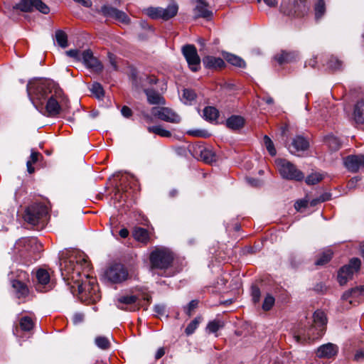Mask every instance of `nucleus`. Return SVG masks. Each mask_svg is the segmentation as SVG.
Instances as JSON below:
<instances>
[{
	"label": "nucleus",
	"instance_id": "69168bd1",
	"mask_svg": "<svg viewBox=\"0 0 364 364\" xmlns=\"http://www.w3.org/2000/svg\"><path fill=\"white\" fill-rule=\"evenodd\" d=\"M121 113L124 117L128 118L132 116V112L129 107L123 106L121 109Z\"/></svg>",
	"mask_w": 364,
	"mask_h": 364
},
{
	"label": "nucleus",
	"instance_id": "c03bdc74",
	"mask_svg": "<svg viewBox=\"0 0 364 364\" xmlns=\"http://www.w3.org/2000/svg\"><path fill=\"white\" fill-rule=\"evenodd\" d=\"M97 346L102 350H107L110 346L109 339L105 336H97L95 340Z\"/></svg>",
	"mask_w": 364,
	"mask_h": 364
},
{
	"label": "nucleus",
	"instance_id": "37998d69",
	"mask_svg": "<svg viewBox=\"0 0 364 364\" xmlns=\"http://www.w3.org/2000/svg\"><path fill=\"white\" fill-rule=\"evenodd\" d=\"M20 327L23 331H29L33 327V322L28 316H23L20 320Z\"/></svg>",
	"mask_w": 364,
	"mask_h": 364
},
{
	"label": "nucleus",
	"instance_id": "b1692460",
	"mask_svg": "<svg viewBox=\"0 0 364 364\" xmlns=\"http://www.w3.org/2000/svg\"><path fill=\"white\" fill-rule=\"evenodd\" d=\"M12 287L16 290V294L18 299L25 298L28 295V288L23 282L18 280H14L12 282Z\"/></svg>",
	"mask_w": 364,
	"mask_h": 364
},
{
	"label": "nucleus",
	"instance_id": "13d9d810",
	"mask_svg": "<svg viewBox=\"0 0 364 364\" xmlns=\"http://www.w3.org/2000/svg\"><path fill=\"white\" fill-rule=\"evenodd\" d=\"M341 61L333 57H332L328 63V68L332 70H339L341 68Z\"/></svg>",
	"mask_w": 364,
	"mask_h": 364
},
{
	"label": "nucleus",
	"instance_id": "09e8293b",
	"mask_svg": "<svg viewBox=\"0 0 364 364\" xmlns=\"http://www.w3.org/2000/svg\"><path fill=\"white\" fill-rule=\"evenodd\" d=\"M92 93L98 99L104 96V90L102 86L98 83L95 82L92 84V87L90 89Z\"/></svg>",
	"mask_w": 364,
	"mask_h": 364
},
{
	"label": "nucleus",
	"instance_id": "7c9ffc66",
	"mask_svg": "<svg viewBox=\"0 0 364 364\" xmlns=\"http://www.w3.org/2000/svg\"><path fill=\"white\" fill-rule=\"evenodd\" d=\"M147 130L150 133H154L162 137H170L171 136L170 131L165 129L160 125L149 127Z\"/></svg>",
	"mask_w": 364,
	"mask_h": 364
},
{
	"label": "nucleus",
	"instance_id": "f3484780",
	"mask_svg": "<svg viewBox=\"0 0 364 364\" xmlns=\"http://www.w3.org/2000/svg\"><path fill=\"white\" fill-rule=\"evenodd\" d=\"M192 1L196 4L193 11L196 18H209L212 16L213 12L205 0H192Z\"/></svg>",
	"mask_w": 364,
	"mask_h": 364
},
{
	"label": "nucleus",
	"instance_id": "58836bf2",
	"mask_svg": "<svg viewBox=\"0 0 364 364\" xmlns=\"http://www.w3.org/2000/svg\"><path fill=\"white\" fill-rule=\"evenodd\" d=\"M224 323L220 320H213L210 321L206 327L209 333H216L220 328H223Z\"/></svg>",
	"mask_w": 364,
	"mask_h": 364
},
{
	"label": "nucleus",
	"instance_id": "2eb2a0df",
	"mask_svg": "<svg viewBox=\"0 0 364 364\" xmlns=\"http://www.w3.org/2000/svg\"><path fill=\"white\" fill-rule=\"evenodd\" d=\"M137 297L134 295L121 296L117 299V307L124 311H133L137 309L136 302Z\"/></svg>",
	"mask_w": 364,
	"mask_h": 364
},
{
	"label": "nucleus",
	"instance_id": "8fccbe9b",
	"mask_svg": "<svg viewBox=\"0 0 364 364\" xmlns=\"http://www.w3.org/2000/svg\"><path fill=\"white\" fill-rule=\"evenodd\" d=\"M264 144L266 146V149H267L268 152L271 156H275L277 154L276 149L274 148L273 141L271 140V139L265 135L264 136Z\"/></svg>",
	"mask_w": 364,
	"mask_h": 364
},
{
	"label": "nucleus",
	"instance_id": "7ed1b4c3",
	"mask_svg": "<svg viewBox=\"0 0 364 364\" xmlns=\"http://www.w3.org/2000/svg\"><path fill=\"white\" fill-rule=\"evenodd\" d=\"M77 287L78 294L81 299L90 300L95 302L100 299V296L98 293V287L95 283V280L90 279L87 275L85 281L76 280L73 289Z\"/></svg>",
	"mask_w": 364,
	"mask_h": 364
},
{
	"label": "nucleus",
	"instance_id": "9b49d317",
	"mask_svg": "<svg viewBox=\"0 0 364 364\" xmlns=\"http://www.w3.org/2000/svg\"><path fill=\"white\" fill-rule=\"evenodd\" d=\"M151 113L154 116L165 122L179 123L181 121L180 117L168 107H153Z\"/></svg>",
	"mask_w": 364,
	"mask_h": 364
},
{
	"label": "nucleus",
	"instance_id": "4c0bfd02",
	"mask_svg": "<svg viewBox=\"0 0 364 364\" xmlns=\"http://www.w3.org/2000/svg\"><path fill=\"white\" fill-rule=\"evenodd\" d=\"M226 60L229 63H230L232 65H235V66H237L239 68H243L245 66V61L242 58H240V57H238L237 55L230 54V55H227Z\"/></svg>",
	"mask_w": 364,
	"mask_h": 364
},
{
	"label": "nucleus",
	"instance_id": "de8ad7c7",
	"mask_svg": "<svg viewBox=\"0 0 364 364\" xmlns=\"http://www.w3.org/2000/svg\"><path fill=\"white\" fill-rule=\"evenodd\" d=\"M274 303H275L274 297L272 294H267L265 296L263 304H262V309L265 311L270 310L272 308V306H274Z\"/></svg>",
	"mask_w": 364,
	"mask_h": 364
},
{
	"label": "nucleus",
	"instance_id": "4d7b16f0",
	"mask_svg": "<svg viewBox=\"0 0 364 364\" xmlns=\"http://www.w3.org/2000/svg\"><path fill=\"white\" fill-rule=\"evenodd\" d=\"M68 56L74 58L77 61H81L82 53L77 49H70L66 51Z\"/></svg>",
	"mask_w": 364,
	"mask_h": 364
},
{
	"label": "nucleus",
	"instance_id": "c85d7f7f",
	"mask_svg": "<svg viewBox=\"0 0 364 364\" xmlns=\"http://www.w3.org/2000/svg\"><path fill=\"white\" fill-rule=\"evenodd\" d=\"M325 143L332 151H337L341 148V142L338 138L333 135H328L325 138Z\"/></svg>",
	"mask_w": 364,
	"mask_h": 364
},
{
	"label": "nucleus",
	"instance_id": "423d86ee",
	"mask_svg": "<svg viewBox=\"0 0 364 364\" xmlns=\"http://www.w3.org/2000/svg\"><path fill=\"white\" fill-rule=\"evenodd\" d=\"M128 271L123 264H113L106 269L102 277L111 284H121L128 279Z\"/></svg>",
	"mask_w": 364,
	"mask_h": 364
},
{
	"label": "nucleus",
	"instance_id": "20e7f679",
	"mask_svg": "<svg viewBox=\"0 0 364 364\" xmlns=\"http://www.w3.org/2000/svg\"><path fill=\"white\" fill-rule=\"evenodd\" d=\"M80 267L81 269H88L90 267L89 262L82 253H80L78 256L71 257L68 259L64 260L61 264V270L65 271V274L68 279L70 277L72 279L75 277L74 274H80L78 269Z\"/></svg>",
	"mask_w": 364,
	"mask_h": 364
},
{
	"label": "nucleus",
	"instance_id": "4be33fe9",
	"mask_svg": "<svg viewBox=\"0 0 364 364\" xmlns=\"http://www.w3.org/2000/svg\"><path fill=\"white\" fill-rule=\"evenodd\" d=\"M144 92L150 105H165V99L156 91L152 89L144 88Z\"/></svg>",
	"mask_w": 364,
	"mask_h": 364
},
{
	"label": "nucleus",
	"instance_id": "0e129e2a",
	"mask_svg": "<svg viewBox=\"0 0 364 364\" xmlns=\"http://www.w3.org/2000/svg\"><path fill=\"white\" fill-rule=\"evenodd\" d=\"M359 181L358 177L352 178L347 183V188L349 189H353L355 187L357 183Z\"/></svg>",
	"mask_w": 364,
	"mask_h": 364
},
{
	"label": "nucleus",
	"instance_id": "052dcab7",
	"mask_svg": "<svg viewBox=\"0 0 364 364\" xmlns=\"http://www.w3.org/2000/svg\"><path fill=\"white\" fill-rule=\"evenodd\" d=\"M108 58H109V64L112 66V69L114 70H117V69H118L117 62L115 56L113 54L109 53L108 55Z\"/></svg>",
	"mask_w": 364,
	"mask_h": 364
},
{
	"label": "nucleus",
	"instance_id": "4468645a",
	"mask_svg": "<svg viewBox=\"0 0 364 364\" xmlns=\"http://www.w3.org/2000/svg\"><path fill=\"white\" fill-rule=\"evenodd\" d=\"M344 165L348 171L357 172L364 168V154L350 155L344 159Z\"/></svg>",
	"mask_w": 364,
	"mask_h": 364
},
{
	"label": "nucleus",
	"instance_id": "6e6d98bb",
	"mask_svg": "<svg viewBox=\"0 0 364 364\" xmlns=\"http://www.w3.org/2000/svg\"><path fill=\"white\" fill-rule=\"evenodd\" d=\"M198 300H192L189 302L187 306L184 308V311L188 316H191L193 314V311L198 307Z\"/></svg>",
	"mask_w": 364,
	"mask_h": 364
},
{
	"label": "nucleus",
	"instance_id": "a19ab883",
	"mask_svg": "<svg viewBox=\"0 0 364 364\" xmlns=\"http://www.w3.org/2000/svg\"><path fill=\"white\" fill-rule=\"evenodd\" d=\"M112 18H114V20L124 24H129L131 21L129 17L125 12L120 11L119 9L116 11V13H114Z\"/></svg>",
	"mask_w": 364,
	"mask_h": 364
},
{
	"label": "nucleus",
	"instance_id": "bb28decb",
	"mask_svg": "<svg viewBox=\"0 0 364 364\" xmlns=\"http://www.w3.org/2000/svg\"><path fill=\"white\" fill-rule=\"evenodd\" d=\"M313 318L316 326L323 327L327 323L326 315L321 310H316L313 315Z\"/></svg>",
	"mask_w": 364,
	"mask_h": 364
},
{
	"label": "nucleus",
	"instance_id": "603ef678",
	"mask_svg": "<svg viewBox=\"0 0 364 364\" xmlns=\"http://www.w3.org/2000/svg\"><path fill=\"white\" fill-rule=\"evenodd\" d=\"M187 134L193 136L203 138H207L210 136V134L208 132V131L204 129H191L187 132Z\"/></svg>",
	"mask_w": 364,
	"mask_h": 364
},
{
	"label": "nucleus",
	"instance_id": "0eeeda50",
	"mask_svg": "<svg viewBox=\"0 0 364 364\" xmlns=\"http://www.w3.org/2000/svg\"><path fill=\"white\" fill-rule=\"evenodd\" d=\"M361 262L358 258H353L349 264L343 266L338 272V281L341 285H344L353 275L360 269Z\"/></svg>",
	"mask_w": 364,
	"mask_h": 364
},
{
	"label": "nucleus",
	"instance_id": "49530a36",
	"mask_svg": "<svg viewBox=\"0 0 364 364\" xmlns=\"http://www.w3.org/2000/svg\"><path fill=\"white\" fill-rule=\"evenodd\" d=\"M18 245H24L26 250H29L30 247L31 248L33 245H38L37 240L35 237H25L21 239L18 242Z\"/></svg>",
	"mask_w": 364,
	"mask_h": 364
},
{
	"label": "nucleus",
	"instance_id": "ea45409f",
	"mask_svg": "<svg viewBox=\"0 0 364 364\" xmlns=\"http://www.w3.org/2000/svg\"><path fill=\"white\" fill-rule=\"evenodd\" d=\"M112 18H114V20L124 24H129L131 21L129 17L125 12L120 11L119 9L116 11V13H114Z\"/></svg>",
	"mask_w": 364,
	"mask_h": 364
},
{
	"label": "nucleus",
	"instance_id": "e433bc0d",
	"mask_svg": "<svg viewBox=\"0 0 364 364\" xmlns=\"http://www.w3.org/2000/svg\"><path fill=\"white\" fill-rule=\"evenodd\" d=\"M324 178L323 174L318 172L312 173L306 178V183L308 185H315L321 181Z\"/></svg>",
	"mask_w": 364,
	"mask_h": 364
},
{
	"label": "nucleus",
	"instance_id": "a878e982",
	"mask_svg": "<svg viewBox=\"0 0 364 364\" xmlns=\"http://www.w3.org/2000/svg\"><path fill=\"white\" fill-rule=\"evenodd\" d=\"M245 120L243 117L237 115H232L227 119V127L231 129H239L244 125Z\"/></svg>",
	"mask_w": 364,
	"mask_h": 364
},
{
	"label": "nucleus",
	"instance_id": "cd10ccee",
	"mask_svg": "<svg viewBox=\"0 0 364 364\" xmlns=\"http://www.w3.org/2000/svg\"><path fill=\"white\" fill-rule=\"evenodd\" d=\"M198 151L200 152L201 159L205 163L210 164L215 161V156L210 149H208L204 146H199Z\"/></svg>",
	"mask_w": 364,
	"mask_h": 364
},
{
	"label": "nucleus",
	"instance_id": "6ab92c4d",
	"mask_svg": "<svg viewBox=\"0 0 364 364\" xmlns=\"http://www.w3.org/2000/svg\"><path fill=\"white\" fill-rule=\"evenodd\" d=\"M338 353V347L331 343L322 345L317 350V356L318 358H330Z\"/></svg>",
	"mask_w": 364,
	"mask_h": 364
},
{
	"label": "nucleus",
	"instance_id": "f03ea898",
	"mask_svg": "<svg viewBox=\"0 0 364 364\" xmlns=\"http://www.w3.org/2000/svg\"><path fill=\"white\" fill-rule=\"evenodd\" d=\"M173 258V254L170 250L165 247L156 248L149 256L151 270L165 272L171 267Z\"/></svg>",
	"mask_w": 364,
	"mask_h": 364
},
{
	"label": "nucleus",
	"instance_id": "5701e85b",
	"mask_svg": "<svg viewBox=\"0 0 364 364\" xmlns=\"http://www.w3.org/2000/svg\"><path fill=\"white\" fill-rule=\"evenodd\" d=\"M353 120L357 124H364V100L358 101L354 106Z\"/></svg>",
	"mask_w": 364,
	"mask_h": 364
},
{
	"label": "nucleus",
	"instance_id": "473e14b6",
	"mask_svg": "<svg viewBox=\"0 0 364 364\" xmlns=\"http://www.w3.org/2000/svg\"><path fill=\"white\" fill-rule=\"evenodd\" d=\"M55 40L58 44L62 48H66L68 44L67 34L62 30H57L55 31Z\"/></svg>",
	"mask_w": 364,
	"mask_h": 364
},
{
	"label": "nucleus",
	"instance_id": "dca6fc26",
	"mask_svg": "<svg viewBox=\"0 0 364 364\" xmlns=\"http://www.w3.org/2000/svg\"><path fill=\"white\" fill-rule=\"evenodd\" d=\"M342 299L348 301L350 304H353L352 299L357 302L364 301V285L356 287L345 291L342 295Z\"/></svg>",
	"mask_w": 364,
	"mask_h": 364
},
{
	"label": "nucleus",
	"instance_id": "338daca9",
	"mask_svg": "<svg viewBox=\"0 0 364 364\" xmlns=\"http://www.w3.org/2000/svg\"><path fill=\"white\" fill-rule=\"evenodd\" d=\"M39 156L40 153L32 149L30 159L28 161H31V164H35L38 161Z\"/></svg>",
	"mask_w": 364,
	"mask_h": 364
},
{
	"label": "nucleus",
	"instance_id": "2f4dec72",
	"mask_svg": "<svg viewBox=\"0 0 364 364\" xmlns=\"http://www.w3.org/2000/svg\"><path fill=\"white\" fill-rule=\"evenodd\" d=\"M203 115L205 119L209 121H215L219 117V112L214 107H206L203 109Z\"/></svg>",
	"mask_w": 364,
	"mask_h": 364
},
{
	"label": "nucleus",
	"instance_id": "72a5a7b5",
	"mask_svg": "<svg viewBox=\"0 0 364 364\" xmlns=\"http://www.w3.org/2000/svg\"><path fill=\"white\" fill-rule=\"evenodd\" d=\"M196 97V92L191 89H184L183 90L182 100L185 104H191Z\"/></svg>",
	"mask_w": 364,
	"mask_h": 364
},
{
	"label": "nucleus",
	"instance_id": "774afa93",
	"mask_svg": "<svg viewBox=\"0 0 364 364\" xmlns=\"http://www.w3.org/2000/svg\"><path fill=\"white\" fill-rule=\"evenodd\" d=\"M363 359H364V348L358 350L354 355V360L356 361H360Z\"/></svg>",
	"mask_w": 364,
	"mask_h": 364
},
{
	"label": "nucleus",
	"instance_id": "c756f323",
	"mask_svg": "<svg viewBox=\"0 0 364 364\" xmlns=\"http://www.w3.org/2000/svg\"><path fill=\"white\" fill-rule=\"evenodd\" d=\"M134 238L144 243H146L149 240L148 231L142 228H136L134 230Z\"/></svg>",
	"mask_w": 364,
	"mask_h": 364
},
{
	"label": "nucleus",
	"instance_id": "79ce46f5",
	"mask_svg": "<svg viewBox=\"0 0 364 364\" xmlns=\"http://www.w3.org/2000/svg\"><path fill=\"white\" fill-rule=\"evenodd\" d=\"M118 9L109 5H104L98 11L100 14L106 18H112Z\"/></svg>",
	"mask_w": 364,
	"mask_h": 364
},
{
	"label": "nucleus",
	"instance_id": "a211bd4d",
	"mask_svg": "<svg viewBox=\"0 0 364 364\" xmlns=\"http://www.w3.org/2000/svg\"><path fill=\"white\" fill-rule=\"evenodd\" d=\"M36 279L38 282L36 284V290L39 291H46L48 290L46 285H48L50 282L49 273L45 269H40L36 272Z\"/></svg>",
	"mask_w": 364,
	"mask_h": 364
},
{
	"label": "nucleus",
	"instance_id": "393cba45",
	"mask_svg": "<svg viewBox=\"0 0 364 364\" xmlns=\"http://www.w3.org/2000/svg\"><path fill=\"white\" fill-rule=\"evenodd\" d=\"M178 10V6L176 3L170 4L166 9L161 8V19L166 21L174 17L177 14Z\"/></svg>",
	"mask_w": 364,
	"mask_h": 364
},
{
	"label": "nucleus",
	"instance_id": "39448f33",
	"mask_svg": "<svg viewBox=\"0 0 364 364\" xmlns=\"http://www.w3.org/2000/svg\"><path fill=\"white\" fill-rule=\"evenodd\" d=\"M275 163L283 178L296 181H302L304 178L303 172L299 170L290 161L284 159H278L275 161Z\"/></svg>",
	"mask_w": 364,
	"mask_h": 364
},
{
	"label": "nucleus",
	"instance_id": "3c124183",
	"mask_svg": "<svg viewBox=\"0 0 364 364\" xmlns=\"http://www.w3.org/2000/svg\"><path fill=\"white\" fill-rule=\"evenodd\" d=\"M140 80L142 87L156 84L158 81L157 78L154 75H144V77H141Z\"/></svg>",
	"mask_w": 364,
	"mask_h": 364
},
{
	"label": "nucleus",
	"instance_id": "1a4fd4ad",
	"mask_svg": "<svg viewBox=\"0 0 364 364\" xmlns=\"http://www.w3.org/2000/svg\"><path fill=\"white\" fill-rule=\"evenodd\" d=\"M182 53L189 68L193 72H197L200 68V58L196 47L193 45H186L182 48Z\"/></svg>",
	"mask_w": 364,
	"mask_h": 364
},
{
	"label": "nucleus",
	"instance_id": "bf43d9fd",
	"mask_svg": "<svg viewBox=\"0 0 364 364\" xmlns=\"http://www.w3.org/2000/svg\"><path fill=\"white\" fill-rule=\"evenodd\" d=\"M120 181H121V184L127 182L131 186L135 185L136 183V178H135V176L133 175H129V174L122 175L120 178Z\"/></svg>",
	"mask_w": 364,
	"mask_h": 364
},
{
	"label": "nucleus",
	"instance_id": "f8f14e48",
	"mask_svg": "<svg viewBox=\"0 0 364 364\" xmlns=\"http://www.w3.org/2000/svg\"><path fill=\"white\" fill-rule=\"evenodd\" d=\"M81 61L89 69L99 73L103 69L102 63L93 55L90 50H86L82 52Z\"/></svg>",
	"mask_w": 364,
	"mask_h": 364
},
{
	"label": "nucleus",
	"instance_id": "864d4df0",
	"mask_svg": "<svg viewBox=\"0 0 364 364\" xmlns=\"http://www.w3.org/2000/svg\"><path fill=\"white\" fill-rule=\"evenodd\" d=\"M325 12V3L323 0H318L315 6V15L316 18L321 17Z\"/></svg>",
	"mask_w": 364,
	"mask_h": 364
},
{
	"label": "nucleus",
	"instance_id": "c9c22d12",
	"mask_svg": "<svg viewBox=\"0 0 364 364\" xmlns=\"http://www.w3.org/2000/svg\"><path fill=\"white\" fill-rule=\"evenodd\" d=\"M202 321L201 316L196 317L186 327L185 329V333L187 336H190L193 334L196 328H198L199 323Z\"/></svg>",
	"mask_w": 364,
	"mask_h": 364
},
{
	"label": "nucleus",
	"instance_id": "f257e3e1",
	"mask_svg": "<svg viewBox=\"0 0 364 364\" xmlns=\"http://www.w3.org/2000/svg\"><path fill=\"white\" fill-rule=\"evenodd\" d=\"M27 92L33 103H42L47 100L46 111L47 115L54 117L68 107V100L63 95L62 90L53 82L34 80L27 85Z\"/></svg>",
	"mask_w": 364,
	"mask_h": 364
},
{
	"label": "nucleus",
	"instance_id": "412c9836",
	"mask_svg": "<svg viewBox=\"0 0 364 364\" xmlns=\"http://www.w3.org/2000/svg\"><path fill=\"white\" fill-rule=\"evenodd\" d=\"M203 63L206 68L218 69L225 65V61L221 58L207 55L203 58Z\"/></svg>",
	"mask_w": 364,
	"mask_h": 364
},
{
	"label": "nucleus",
	"instance_id": "5fc2aeb1",
	"mask_svg": "<svg viewBox=\"0 0 364 364\" xmlns=\"http://www.w3.org/2000/svg\"><path fill=\"white\" fill-rule=\"evenodd\" d=\"M251 295H252V301L255 304L258 303L260 300V295H261L259 288L257 286H252L251 288Z\"/></svg>",
	"mask_w": 364,
	"mask_h": 364
},
{
	"label": "nucleus",
	"instance_id": "6e6552de",
	"mask_svg": "<svg viewBox=\"0 0 364 364\" xmlns=\"http://www.w3.org/2000/svg\"><path fill=\"white\" fill-rule=\"evenodd\" d=\"M14 8L23 12H31L34 9L43 14H48L50 12L49 7L41 0H21Z\"/></svg>",
	"mask_w": 364,
	"mask_h": 364
},
{
	"label": "nucleus",
	"instance_id": "e2e57ef3",
	"mask_svg": "<svg viewBox=\"0 0 364 364\" xmlns=\"http://www.w3.org/2000/svg\"><path fill=\"white\" fill-rule=\"evenodd\" d=\"M154 311L158 315H164L165 314V306L163 304L155 305Z\"/></svg>",
	"mask_w": 364,
	"mask_h": 364
},
{
	"label": "nucleus",
	"instance_id": "aec40b11",
	"mask_svg": "<svg viewBox=\"0 0 364 364\" xmlns=\"http://www.w3.org/2000/svg\"><path fill=\"white\" fill-rule=\"evenodd\" d=\"M299 53L296 51L282 50L274 58L279 64H283L294 62L299 58Z\"/></svg>",
	"mask_w": 364,
	"mask_h": 364
},
{
	"label": "nucleus",
	"instance_id": "a18cd8bd",
	"mask_svg": "<svg viewBox=\"0 0 364 364\" xmlns=\"http://www.w3.org/2000/svg\"><path fill=\"white\" fill-rule=\"evenodd\" d=\"M332 252L331 250H327L323 252L321 257L315 262L316 265H323L326 264L332 257Z\"/></svg>",
	"mask_w": 364,
	"mask_h": 364
},
{
	"label": "nucleus",
	"instance_id": "680f3d73",
	"mask_svg": "<svg viewBox=\"0 0 364 364\" xmlns=\"http://www.w3.org/2000/svg\"><path fill=\"white\" fill-rule=\"evenodd\" d=\"M84 320V315L81 313H76L73 317V321L75 324L81 323Z\"/></svg>",
	"mask_w": 364,
	"mask_h": 364
},
{
	"label": "nucleus",
	"instance_id": "9d476101",
	"mask_svg": "<svg viewBox=\"0 0 364 364\" xmlns=\"http://www.w3.org/2000/svg\"><path fill=\"white\" fill-rule=\"evenodd\" d=\"M47 214L46 208L41 205H33L26 210L24 219L32 225L38 223V220Z\"/></svg>",
	"mask_w": 364,
	"mask_h": 364
},
{
	"label": "nucleus",
	"instance_id": "ddd939ff",
	"mask_svg": "<svg viewBox=\"0 0 364 364\" xmlns=\"http://www.w3.org/2000/svg\"><path fill=\"white\" fill-rule=\"evenodd\" d=\"M309 147V142L306 138L301 136H296L293 139L291 144L288 147V149L291 154L300 156L301 152L306 151Z\"/></svg>",
	"mask_w": 364,
	"mask_h": 364
},
{
	"label": "nucleus",
	"instance_id": "f704fd0d",
	"mask_svg": "<svg viewBox=\"0 0 364 364\" xmlns=\"http://www.w3.org/2000/svg\"><path fill=\"white\" fill-rule=\"evenodd\" d=\"M145 14L152 19L161 18V7H149L144 10Z\"/></svg>",
	"mask_w": 364,
	"mask_h": 364
}]
</instances>
